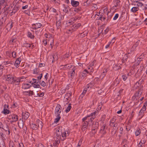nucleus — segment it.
<instances>
[{
  "instance_id": "nucleus-1",
  "label": "nucleus",
  "mask_w": 147,
  "mask_h": 147,
  "mask_svg": "<svg viewBox=\"0 0 147 147\" xmlns=\"http://www.w3.org/2000/svg\"><path fill=\"white\" fill-rule=\"evenodd\" d=\"M143 90V87L142 86H141L135 94V98H138L141 96V95L142 94Z\"/></svg>"
},
{
  "instance_id": "nucleus-2",
  "label": "nucleus",
  "mask_w": 147,
  "mask_h": 147,
  "mask_svg": "<svg viewBox=\"0 0 147 147\" xmlns=\"http://www.w3.org/2000/svg\"><path fill=\"white\" fill-rule=\"evenodd\" d=\"M21 3L19 2H17L16 4L13 8L12 9L11 13H13L15 14L17 11L19 10L20 7Z\"/></svg>"
},
{
  "instance_id": "nucleus-3",
  "label": "nucleus",
  "mask_w": 147,
  "mask_h": 147,
  "mask_svg": "<svg viewBox=\"0 0 147 147\" xmlns=\"http://www.w3.org/2000/svg\"><path fill=\"white\" fill-rule=\"evenodd\" d=\"M107 126L105 124H104L101 127L100 133L102 134V136H104L107 133Z\"/></svg>"
},
{
  "instance_id": "nucleus-4",
  "label": "nucleus",
  "mask_w": 147,
  "mask_h": 147,
  "mask_svg": "<svg viewBox=\"0 0 147 147\" xmlns=\"http://www.w3.org/2000/svg\"><path fill=\"white\" fill-rule=\"evenodd\" d=\"M62 127H59L56 130V134L57 137L59 139H61V135L62 134Z\"/></svg>"
},
{
  "instance_id": "nucleus-5",
  "label": "nucleus",
  "mask_w": 147,
  "mask_h": 147,
  "mask_svg": "<svg viewBox=\"0 0 147 147\" xmlns=\"http://www.w3.org/2000/svg\"><path fill=\"white\" fill-rule=\"evenodd\" d=\"M88 121H86L84 122L82 124V129L83 131H84L88 127Z\"/></svg>"
},
{
  "instance_id": "nucleus-6",
  "label": "nucleus",
  "mask_w": 147,
  "mask_h": 147,
  "mask_svg": "<svg viewBox=\"0 0 147 147\" xmlns=\"http://www.w3.org/2000/svg\"><path fill=\"white\" fill-rule=\"evenodd\" d=\"M30 115V113L28 112H22V119H27Z\"/></svg>"
},
{
  "instance_id": "nucleus-7",
  "label": "nucleus",
  "mask_w": 147,
  "mask_h": 147,
  "mask_svg": "<svg viewBox=\"0 0 147 147\" xmlns=\"http://www.w3.org/2000/svg\"><path fill=\"white\" fill-rule=\"evenodd\" d=\"M61 110V106L59 104H58L55 109V113H60Z\"/></svg>"
},
{
  "instance_id": "nucleus-8",
  "label": "nucleus",
  "mask_w": 147,
  "mask_h": 147,
  "mask_svg": "<svg viewBox=\"0 0 147 147\" xmlns=\"http://www.w3.org/2000/svg\"><path fill=\"white\" fill-rule=\"evenodd\" d=\"M71 4L73 7H76L79 5L80 3L79 1H75L74 0H71Z\"/></svg>"
},
{
  "instance_id": "nucleus-9",
  "label": "nucleus",
  "mask_w": 147,
  "mask_h": 147,
  "mask_svg": "<svg viewBox=\"0 0 147 147\" xmlns=\"http://www.w3.org/2000/svg\"><path fill=\"white\" fill-rule=\"evenodd\" d=\"M13 78L11 75L9 74L7 75L5 78L6 81L12 82Z\"/></svg>"
},
{
  "instance_id": "nucleus-10",
  "label": "nucleus",
  "mask_w": 147,
  "mask_h": 147,
  "mask_svg": "<svg viewBox=\"0 0 147 147\" xmlns=\"http://www.w3.org/2000/svg\"><path fill=\"white\" fill-rule=\"evenodd\" d=\"M20 81V79L17 78V79H15L13 78L12 81V82H11V83H15L16 85H18L19 84V83Z\"/></svg>"
},
{
  "instance_id": "nucleus-11",
  "label": "nucleus",
  "mask_w": 147,
  "mask_h": 147,
  "mask_svg": "<svg viewBox=\"0 0 147 147\" xmlns=\"http://www.w3.org/2000/svg\"><path fill=\"white\" fill-rule=\"evenodd\" d=\"M5 0H1L0 1V9H1L2 7H1L3 6L4 8L7 5V2Z\"/></svg>"
},
{
  "instance_id": "nucleus-12",
  "label": "nucleus",
  "mask_w": 147,
  "mask_h": 147,
  "mask_svg": "<svg viewBox=\"0 0 147 147\" xmlns=\"http://www.w3.org/2000/svg\"><path fill=\"white\" fill-rule=\"evenodd\" d=\"M32 87V84L30 85L28 84L24 83L23 84L22 88L24 89L30 88Z\"/></svg>"
},
{
  "instance_id": "nucleus-13",
  "label": "nucleus",
  "mask_w": 147,
  "mask_h": 147,
  "mask_svg": "<svg viewBox=\"0 0 147 147\" xmlns=\"http://www.w3.org/2000/svg\"><path fill=\"white\" fill-rule=\"evenodd\" d=\"M42 26V25L39 23L36 22V24H32V26H34L35 27H34V29H36L37 28H39L41 27V26Z\"/></svg>"
},
{
  "instance_id": "nucleus-14",
  "label": "nucleus",
  "mask_w": 147,
  "mask_h": 147,
  "mask_svg": "<svg viewBox=\"0 0 147 147\" xmlns=\"http://www.w3.org/2000/svg\"><path fill=\"white\" fill-rule=\"evenodd\" d=\"M20 121L18 122V125L20 128H22L24 127V122L21 119H20Z\"/></svg>"
},
{
  "instance_id": "nucleus-15",
  "label": "nucleus",
  "mask_w": 147,
  "mask_h": 147,
  "mask_svg": "<svg viewBox=\"0 0 147 147\" xmlns=\"http://www.w3.org/2000/svg\"><path fill=\"white\" fill-rule=\"evenodd\" d=\"M81 25V24L80 23L75 24L72 26V29H78Z\"/></svg>"
},
{
  "instance_id": "nucleus-16",
  "label": "nucleus",
  "mask_w": 147,
  "mask_h": 147,
  "mask_svg": "<svg viewBox=\"0 0 147 147\" xmlns=\"http://www.w3.org/2000/svg\"><path fill=\"white\" fill-rule=\"evenodd\" d=\"M20 61L21 59L20 57L18 58L16 60V61L15 63L14 64V65L17 68L19 67L18 65L20 64Z\"/></svg>"
},
{
  "instance_id": "nucleus-17",
  "label": "nucleus",
  "mask_w": 147,
  "mask_h": 147,
  "mask_svg": "<svg viewBox=\"0 0 147 147\" xmlns=\"http://www.w3.org/2000/svg\"><path fill=\"white\" fill-rule=\"evenodd\" d=\"M30 126L31 128L33 130H36L38 129V126L36 124L34 123L30 124Z\"/></svg>"
},
{
  "instance_id": "nucleus-18",
  "label": "nucleus",
  "mask_w": 147,
  "mask_h": 147,
  "mask_svg": "<svg viewBox=\"0 0 147 147\" xmlns=\"http://www.w3.org/2000/svg\"><path fill=\"white\" fill-rule=\"evenodd\" d=\"M98 123L97 122L94 121L92 124V128H98Z\"/></svg>"
},
{
  "instance_id": "nucleus-19",
  "label": "nucleus",
  "mask_w": 147,
  "mask_h": 147,
  "mask_svg": "<svg viewBox=\"0 0 147 147\" xmlns=\"http://www.w3.org/2000/svg\"><path fill=\"white\" fill-rule=\"evenodd\" d=\"M13 24L12 23H8L6 25L5 27L6 29L7 30H9L12 28Z\"/></svg>"
},
{
  "instance_id": "nucleus-20",
  "label": "nucleus",
  "mask_w": 147,
  "mask_h": 147,
  "mask_svg": "<svg viewBox=\"0 0 147 147\" xmlns=\"http://www.w3.org/2000/svg\"><path fill=\"white\" fill-rule=\"evenodd\" d=\"M86 76V73L83 71L82 72H81L80 73L79 79H80V78L83 79Z\"/></svg>"
},
{
  "instance_id": "nucleus-21",
  "label": "nucleus",
  "mask_w": 147,
  "mask_h": 147,
  "mask_svg": "<svg viewBox=\"0 0 147 147\" xmlns=\"http://www.w3.org/2000/svg\"><path fill=\"white\" fill-rule=\"evenodd\" d=\"M9 117H10V119L11 118L14 120L16 121L18 120V117L17 115H13L9 116Z\"/></svg>"
},
{
  "instance_id": "nucleus-22",
  "label": "nucleus",
  "mask_w": 147,
  "mask_h": 147,
  "mask_svg": "<svg viewBox=\"0 0 147 147\" xmlns=\"http://www.w3.org/2000/svg\"><path fill=\"white\" fill-rule=\"evenodd\" d=\"M144 82V80L143 79H140L138 82H136V83L135 84V86H138V87H139L138 85H138H140V86L141 85V84H142V82Z\"/></svg>"
},
{
  "instance_id": "nucleus-23",
  "label": "nucleus",
  "mask_w": 147,
  "mask_h": 147,
  "mask_svg": "<svg viewBox=\"0 0 147 147\" xmlns=\"http://www.w3.org/2000/svg\"><path fill=\"white\" fill-rule=\"evenodd\" d=\"M10 112V111L7 108L4 109L3 111L1 112L2 113L4 114L5 115L8 114Z\"/></svg>"
},
{
  "instance_id": "nucleus-24",
  "label": "nucleus",
  "mask_w": 147,
  "mask_h": 147,
  "mask_svg": "<svg viewBox=\"0 0 147 147\" xmlns=\"http://www.w3.org/2000/svg\"><path fill=\"white\" fill-rule=\"evenodd\" d=\"M76 70V67H74L71 71V77L73 78L75 74V71Z\"/></svg>"
},
{
  "instance_id": "nucleus-25",
  "label": "nucleus",
  "mask_w": 147,
  "mask_h": 147,
  "mask_svg": "<svg viewBox=\"0 0 147 147\" xmlns=\"http://www.w3.org/2000/svg\"><path fill=\"white\" fill-rule=\"evenodd\" d=\"M24 93H27L28 94H26V95L28 96H31L33 95L34 94V92L32 91L31 90H29L28 91H25L24 92Z\"/></svg>"
},
{
  "instance_id": "nucleus-26",
  "label": "nucleus",
  "mask_w": 147,
  "mask_h": 147,
  "mask_svg": "<svg viewBox=\"0 0 147 147\" xmlns=\"http://www.w3.org/2000/svg\"><path fill=\"white\" fill-rule=\"evenodd\" d=\"M120 82V80L118 78H117L114 81L113 83V85H115L117 86L118 84H119Z\"/></svg>"
},
{
  "instance_id": "nucleus-27",
  "label": "nucleus",
  "mask_w": 147,
  "mask_h": 147,
  "mask_svg": "<svg viewBox=\"0 0 147 147\" xmlns=\"http://www.w3.org/2000/svg\"><path fill=\"white\" fill-rule=\"evenodd\" d=\"M139 8L138 7H133L131 8V11L133 13H135L136 11H138Z\"/></svg>"
},
{
  "instance_id": "nucleus-28",
  "label": "nucleus",
  "mask_w": 147,
  "mask_h": 147,
  "mask_svg": "<svg viewBox=\"0 0 147 147\" xmlns=\"http://www.w3.org/2000/svg\"><path fill=\"white\" fill-rule=\"evenodd\" d=\"M3 13H2V16L3 17L7 18V15L9 13L8 11H3Z\"/></svg>"
},
{
  "instance_id": "nucleus-29",
  "label": "nucleus",
  "mask_w": 147,
  "mask_h": 147,
  "mask_svg": "<svg viewBox=\"0 0 147 147\" xmlns=\"http://www.w3.org/2000/svg\"><path fill=\"white\" fill-rule=\"evenodd\" d=\"M68 64H66L65 65H61L60 66V67L61 69H63L64 70H66L67 69V65Z\"/></svg>"
},
{
  "instance_id": "nucleus-30",
  "label": "nucleus",
  "mask_w": 147,
  "mask_h": 147,
  "mask_svg": "<svg viewBox=\"0 0 147 147\" xmlns=\"http://www.w3.org/2000/svg\"><path fill=\"white\" fill-rule=\"evenodd\" d=\"M2 129L6 131H8V135H9L10 132L7 125H6L5 127H3Z\"/></svg>"
},
{
  "instance_id": "nucleus-31",
  "label": "nucleus",
  "mask_w": 147,
  "mask_h": 147,
  "mask_svg": "<svg viewBox=\"0 0 147 147\" xmlns=\"http://www.w3.org/2000/svg\"><path fill=\"white\" fill-rule=\"evenodd\" d=\"M71 95L72 93L71 92H68L65 94V97L68 100V98H70L71 97Z\"/></svg>"
},
{
  "instance_id": "nucleus-32",
  "label": "nucleus",
  "mask_w": 147,
  "mask_h": 147,
  "mask_svg": "<svg viewBox=\"0 0 147 147\" xmlns=\"http://www.w3.org/2000/svg\"><path fill=\"white\" fill-rule=\"evenodd\" d=\"M3 69H4V68L3 65H0V77L3 74Z\"/></svg>"
},
{
  "instance_id": "nucleus-33",
  "label": "nucleus",
  "mask_w": 147,
  "mask_h": 147,
  "mask_svg": "<svg viewBox=\"0 0 147 147\" xmlns=\"http://www.w3.org/2000/svg\"><path fill=\"white\" fill-rule=\"evenodd\" d=\"M32 86V85L33 87H34L35 88H41L40 87V86L39 84H35V83H31Z\"/></svg>"
},
{
  "instance_id": "nucleus-34",
  "label": "nucleus",
  "mask_w": 147,
  "mask_h": 147,
  "mask_svg": "<svg viewBox=\"0 0 147 147\" xmlns=\"http://www.w3.org/2000/svg\"><path fill=\"white\" fill-rule=\"evenodd\" d=\"M42 122L41 121L38 120V127L39 128H42L43 126L42 125Z\"/></svg>"
},
{
  "instance_id": "nucleus-35",
  "label": "nucleus",
  "mask_w": 147,
  "mask_h": 147,
  "mask_svg": "<svg viewBox=\"0 0 147 147\" xmlns=\"http://www.w3.org/2000/svg\"><path fill=\"white\" fill-rule=\"evenodd\" d=\"M141 130L140 128H138L135 131V135L137 136H138L140 133Z\"/></svg>"
},
{
  "instance_id": "nucleus-36",
  "label": "nucleus",
  "mask_w": 147,
  "mask_h": 147,
  "mask_svg": "<svg viewBox=\"0 0 147 147\" xmlns=\"http://www.w3.org/2000/svg\"><path fill=\"white\" fill-rule=\"evenodd\" d=\"M144 67L143 65L140 66L138 68L137 70V73L140 74L142 70L143 69Z\"/></svg>"
},
{
  "instance_id": "nucleus-37",
  "label": "nucleus",
  "mask_w": 147,
  "mask_h": 147,
  "mask_svg": "<svg viewBox=\"0 0 147 147\" xmlns=\"http://www.w3.org/2000/svg\"><path fill=\"white\" fill-rule=\"evenodd\" d=\"M28 36L31 39H34V36L32 35V33L29 32H28Z\"/></svg>"
},
{
  "instance_id": "nucleus-38",
  "label": "nucleus",
  "mask_w": 147,
  "mask_h": 147,
  "mask_svg": "<svg viewBox=\"0 0 147 147\" xmlns=\"http://www.w3.org/2000/svg\"><path fill=\"white\" fill-rule=\"evenodd\" d=\"M0 147H6L4 140H2L0 142Z\"/></svg>"
},
{
  "instance_id": "nucleus-39",
  "label": "nucleus",
  "mask_w": 147,
  "mask_h": 147,
  "mask_svg": "<svg viewBox=\"0 0 147 147\" xmlns=\"http://www.w3.org/2000/svg\"><path fill=\"white\" fill-rule=\"evenodd\" d=\"M93 86L94 84L92 82H90L87 85L86 87L88 88H91Z\"/></svg>"
},
{
  "instance_id": "nucleus-40",
  "label": "nucleus",
  "mask_w": 147,
  "mask_h": 147,
  "mask_svg": "<svg viewBox=\"0 0 147 147\" xmlns=\"http://www.w3.org/2000/svg\"><path fill=\"white\" fill-rule=\"evenodd\" d=\"M5 24V22L0 20V30L1 29L3 26Z\"/></svg>"
},
{
  "instance_id": "nucleus-41",
  "label": "nucleus",
  "mask_w": 147,
  "mask_h": 147,
  "mask_svg": "<svg viewBox=\"0 0 147 147\" xmlns=\"http://www.w3.org/2000/svg\"><path fill=\"white\" fill-rule=\"evenodd\" d=\"M63 6L64 7V9L63 10V11L64 12H65L66 13H67L68 12V9H67V7H66L65 6V5H63ZM68 7H69V10H71V9L69 8V7L68 6Z\"/></svg>"
},
{
  "instance_id": "nucleus-42",
  "label": "nucleus",
  "mask_w": 147,
  "mask_h": 147,
  "mask_svg": "<svg viewBox=\"0 0 147 147\" xmlns=\"http://www.w3.org/2000/svg\"><path fill=\"white\" fill-rule=\"evenodd\" d=\"M71 108V104L70 103L69 104L68 106L67 109L65 110V112L67 113L69 112Z\"/></svg>"
},
{
  "instance_id": "nucleus-43",
  "label": "nucleus",
  "mask_w": 147,
  "mask_h": 147,
  "mask_svg": "<svg viewBox=\"0 0 147 147\" xmlns=\"http://www.w3.org/2000/svg\"><path fill=\"white\" fill-rule=\"evenodd\" d=\"M81 7H80L78 8H74V11L75 12H76L77 13H78L79 12L81 11Z\"/></svg>"
},
{
  "instance_id": "nucleus-44",
  "label": "nucleus",
  "mask_w": 147,
  "mask_h": 147,
  "mask_svg": "<svg viewBox=\"0 0 147 147\" xmlns=\"http://www.w3.org/2000/svg\"><path fill=\"white\" fill-rule=\"evenodd\" d=\"M117 129H112L111 132V134L112 136H114L115 135V134H116Z\"/></svg>"
},
{
  "instance_id": "nucleus-45",
  "label": "nucleus",
  "mask_w": 147,
  "mask_h": 147,
  "mask_svg": "<svg viewBox=\"0 0 147 147\" xmlns=\"http://www.w3.org/2000/svg\"><path fill=\"white\" fill-rule=\"evenodd\" d=\"M0 136L2 140H5V134H4L3 132H0Z\"/></svg>"
},
{
  "instance_id": "nucleus-46",
  "label": "nucleus",
  "mask_w": 147,
  "mask_h": 147,
  "mask_svg": "<svg viewBox=\"0 0 147 147\" xmlns=\"http://www.w3.org/2000/svg\"><path fill=\"white\" fill-rule=\"evenodd\" d=\"M39 69L37 68H35L33 70V74H38Z\"/></svg>"
},
{
  "instance_id": "nucleus-47",
  "label": "nucleus",
  "mask_w": 147,
  "mask_h": 147,
  "mask_svg": "<svg viewBox=\"0 0 147 147\" xmlns=\"http://www.w3.org/2000/svg\"><path fill=\"white\" fill-rule=\"evenodd\" d=\"M139 59L138 60L137 62L134 64V65L136 66L138 65L140 63V61L142 60V59H141V58H138L137 59Z\"/></svg>"
},
{
  "instance_id": "nucleus-48",
  "label": "nucleus",
  "mask_w": 147,
  "mask_h": 147,
  "mask_svg": "<svg viewBox=\"0 0 147 147\" xmlns=\"http://www.w3.org/2000/svg\"><path fill=\"white\" fill-rule=\"evenodd\" d=\"M23 47H31V45L30 44L28 43H24L23 44Z\"/></svg>"
},
{
  "instance_id": "nucleus-49",
  "label": "nucleus",
  "mask_w": 147,
  "mask_h": 147,
  "mask_svg": "<svg viewBox=\"0 0 147 147\" xmlns=\"http://www.w3.org/2000/svg\"><path fill=\"white\" fill-rule=\"evenodd\" d=\"M9 147H16L15 144H14L13 142H10L9 144Z\"/></svg>"
},
{
  "instance_id": "nucleus-50",
  "label": "nucleus",
  "mask_w": 147,
  "mask_h": 147,
  "mask_svg": "<svg viewBox=\"0 0 147 147\" xmlns=\"http://www.w3.org/2000/svg\"><path fill=\"white\" fill-rule=\"evenodd\" d=\"M60 140L59 141H55V144H54V146H58L59 144L60 143Z\"/></svg>"
},
{
  "instance_id": "nucleus-51",
  "label": "nucleus",
  "mask_w": 147,
  "mask_h": 147,
  "mask_svg": "<svg viewBox=\"0 0 147 147\" xmlns=\"http://www.w3.org/2000/svg\"><path fill=\"white\" fill-rule=\"evenodd\" d=\"M115 2H116V5H115V6L116 7H117V6H119V3L120 2V1L119 0H115Z\"/></svg>"
},
{
  "instance_id": "nucleus-52",
  "label": "nucleus",
  "mask_w": 147,
  "mask_h": 147,
  "mask_svg": "<svg viewBox=\"0 0 147 147\" xmlns=\"http://www.w3.org/2000/svg\"><path fill=\"white\" fill-rule=\"evenodd\" d=\"M40 81L39 82V83L42 86L44 87L46 86V83L43 81H42L41 82H40Z\"/></svg>"
},
{
  "instance_id": "nucleus-53",
  "label": "nucleus",
  "mask_w": 147,
  "mask_h": 147,
  "mask_svg": "<svg viewBox=\"0 0 147 147\" xmlns=\"http://www.w3.org/2000/svg\"><path fill=\"white\" fill-rule=\"evenodd\" d=\"M144 111L140 110L139 112V116L142 115V117H141V118H142L144 115Z\"/></svg>"
},
{
  "instance_id": "nucleus-54",
  "label": "nucleus",
  "mask_w": 147,
  "mask_h": 147,
  "mask_svg": "<svg viewBox=\"0 0 147 147\" xmlns=\"http://www.w3.org/2000/svg\"><path fill=\"white\" fill-rule=\"evenodd\" d=\"M128 57L127 54H125L124 56L123 57V60H125V61H127Z\"/></svg>"
},
{
  "instance_id": "nucleus-55",
  "label": "nucleus",
  "mask_w": 147,
  "mask_h": 147,
  "mask_svg": "<svg viewBox=\"0 0 147 147\" xmlns=\"http://www.w3.org/2000/svg\"><path fill=\"white\" fill-rule=\"evenodd\" d=\"M113 127V129L117 130L118 129V124L117 123H115L114 124V126Z\"/></svg>"
},
{
  "instance_id": "nucleus-56",
  "label": "nucleus",
  "mask_w": 147,
  "mask_h": 147,
  "mask_svg": "<svg viewBox=\"0 0 147 147\" xmlns=\"http://www.w3.org/2000/svg\"><path fill=\"white\" fill-rule=\"evenodd\" d=\"M119 15L118 13H116L115 14V16L113 18V20H116L118 18Z\"/></svg>"
},
{
  "instance_id": "nucleus-57",
  "label": "nucleus",
  "mask_w": 147,
  "mask_h": 147,
  "mask_svg": "<svg viewBox=\"0 0 147 147\" xmlns=\"http://www.w3.org/2000/svg\"><path fill=\"white\" fill-rule=\"evenodd\" d=\"M60 119H61L60 117H57L55 119V120L54 122H56V123L58 122L60 120Z\"/></svg>"
},
{
  "instance_id": "nucleus-58",
  "label": "nucleus",
  "mask_w": 147,
  "mask_h": 147,
  "mask_svg": "<svg viewBox=\"0 0 147 147\" xmlns=\"http://www.w3.org/2000/svg\"><path fill=\"white\" fill-rule=\"evenodd\" d=\"M98 129V128H92V132L94 133V134H95L96 133V131Z\"/></svg>"
},
{
  "instance_id": "nucleus-59",
  "label": "nucleus",
  "mask_w": 147,
  "mask_h": 147,
  "mask_svg": "<svg viewBox=\"0 0 147 147\" xmlns=\"http://www.w3.org/2000/svg\"><path fill=\"white\" fill-rule=\"evenodd\" d=\"M24 13H26V14L28 15H29L30 14V11L28 9L24 11Z\"/></svg>"
},
{
  "instance_id": "nucleus-60",
  "label": "nucleus",
  "mask_w": 147,
  "mask_h": 147,
  "mask_svg": "<svg viewBox=\"0 0 147 147\" xmlns=\"http://www.w3.org/2000/svg\"><path fill=\"white\" fill-rule=\"evenodd\" d=\"M56 26L57 29H59L60 27V23L57 21L56 23Z\"/></svg>"
},
{
  "instance_id": "nucleus-61",
  "label": "nucleus",
  "mask_w": 147,
  "mask_h": 147,
  "mask_svg": "<svg viewBox=\"0 0 147 147\" xmlns=\"http://www.w3.org/2000/svg\"><path fill=\"white\" fill-rule=\"evenodd\" d=\"M97 112L96 111H95L94 112L92 113L91 114H90L89 116H90V117H92V116H95V115L97 113Z\"/></svg>"
},
{
  "instance_id": "nucleus-62",
  "label": "nucleus",
  "mask_w": 147,
  "mask_h": 147,
  "mask_svg": "<svg viewBox=\"0 0 147 147\" xmlns=\"http://www.w3.org/2000/svg\"><path fill=\"white\" fill-rule=\"evenodd\" d=\"M9 9V7H7L4 8V7H3V8L2 9V11H9L8 10Z\"/></svg>"
},
{
  "instance_id": "nucleus-63",
  "label": "nucleus",
  "mask_w": 147,
  "mask_h": 147,
  "mask_svg": "<svg viewBox=\"0 0 147 147\" xmlns=\"http://www.w3.org/2000/svg\"><path fill=\"white\" fill-rule=\"evenodd\" d=\"M17 39L16 38H13L12 39H11L10 41V42H16V41Z\"/></svg>"
},
{
  "instance_id": "nucleus-64",
  "label": "nucleus",
  "mask_w": 147,
  "mask_h": 147,
  "mask_svg": "<svg viewBox=\"0 0 147 147\" xmlns=\"http://www.w3.org/2000/svg\"><path fill=\"white\" fill-rule=\"evenodd\" d=\"M6 19V18L2 16V18L0 19V20L5 22Z\"/></svg>"
}]
</instances>
